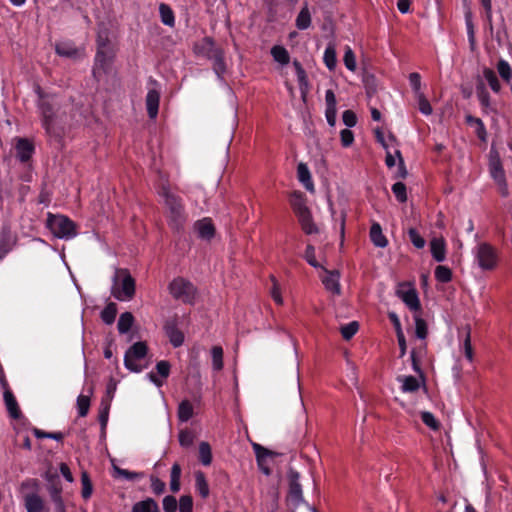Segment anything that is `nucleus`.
I'll return each mask as SVG.
<instances>
[{"mask_svg":"<svg viewBox=\"0 0 512 512\" xmlns=\"http://www.w3.org/2000/svg\"><path fill=\"white\" fill-rule=\"evenodd\" d=\"M132 512H160V510L155 500L147 498L135 503L132 508Z\"/></svg>","mask_w":512,"mask_h":512,"instance_id":"obj_27","label":"nucleus"},{"mask_svg":"<svg viewBox=\"0 0 512 512\" xmlns=\"http://www.w3.org/2000/svg\"><path fill=\"white\" fill-rule=\"evenodd\" d=\"M180 477H181V467L178 463H175L171 468V481H170V489L174 493H176L180 490Z\"/></svg>","mask_w":512,"mask_h":512,"instance_id":"obj_33","label":"nucleus"},{"mask_svg":"<svg viewBox=\"0 0 512 512\" xmlns=\"http://www.w3.org/2000/svg\"><path fill=\"white\" fill-rule=\"evenodd\" d=\"M97 50H113L105 29H100L97 35Z\"/></svg>","mask_w":512,"mask_h":512,"instance_id":"obj_41","label":"nucleus"},{"mask_svg":"<svg viewBox=\"0 0 512 512\" xmlns=\"http://www.w3.org/2000/svg\"><path fill=\"white\" fill-rule=\"evenodd\" d=\"M289 498H290V501L295 506H297L298 504H300V502H302L303 497H302V489H301L300 484H294L293 486H290Z\"/></svg>","mask_w":512,"mask_h":512,"instance_id":"obj_47","label":"nucleus"},{"mask_svg":"<svg viewBox=\"0 0 512 512\" xmlns=\"http://www.w3.org/2000/svg\"><path fill=\"white\" fill-rule=\"evenodd\" d=\"M341 143L344 147H349L354 141L353 132L349 129H343L340 132Z\"/></svg>","mask_w":512,"mask_h":512,"instance_id":"obj_64","label":"nucleus"},{"mask_svg":"<svg viewBox=\"0 0 512 512\" xmlns=\"http://www.w3.org/2000/svg\"><path fill=\"white\" fill-rule=\"evenodd\" d=\"M343 61L347 69H349L350 71L356 70L355 54L349 46H347L345 49Z\"/></svg>","mask_w":512,"mask_h":512,"instance_id":"obj_49","label":"nucleus"},{"mask_svg":"<svg viewBox=\"0 0 512 512\" xmlns=\"http://www.w3.org/2000/svg\"><path fill=\"white\" fill-rule=\"evenodd\" d=\"M33 151H34V146L29 140L24 139V138H19L17 140L16 155L20 161H22V162L28 161L31 158Z\"/></svg>","mask_w":512,"mask_h":512,"instance_id":"obj_14","label":"nucleus"},{"mask_svg":"<svg viewBox=\"0 0 512 512\" xmlns=\"http://www.w3.org/2000/svg\"><path fill=\"white\" fill-rule=\"evenodd\" d=\"M433 258L442 262L445 259V242L442 238H434L430 243Z\"/></svg>","mask_w":512,"mask_h":512,"instance_id":"obj_26","label":"nucleus"},{"mask_svg":"<svg viewBox=\"0 0 512 512\" xmlns=\"http://www.w3.org/2000/svg\"><path fill=\"white\" fill-rule=\"evenodd\" d=\"M271 281L273 283V287L271 289V296L277 304L281 305V304H283V299L281 296L279 283L273 276H271Z\"/></svg>","mask_w":512,"mask_h":512,"instance_id":"obj_60","label":"nucleus"},{"mask_svg":"<svg viewBox=\"0 0 512 512\" xmlns=\"http://www.w3.org/2000/svg\"><path fill=\"white\" fill-rule=\"evenodd\" d=\"M197 48L206 57L213 60L214 70L217 75L220 76L225 72L226 66L223 61V52L218 46L215 45L211 38H204L202 42L197 46Z\"/></svg>","mask_w":512,"mask_h":512,"instance_id":"obj_6","label":"nucleus"},{"mask_svg":"<svg viewBox=\"0 0 512 512\" xmlns=\"http://www.w3.org/2000/svg\"><path fill=\"white\" fill-rule=\"evenodd\" d=\"M114 472L118 477H123L127 480H135L142 476V474L137 472H131L126 469L119 468L118 466L113 465Z\"/></svg>","mask_w":512,"mask_h":512,"instance_id":"obj_54","label":"nucleus"},{"mask_svg":"<svg viewBox=\"0 0 512 512\" xmlns=\"http://www.w3.org/2000/svg\"><path fill=\"white\" fill-rule=\"evenodd\" d=\"M196 489L199 494L206 498L209 495V487L204 473L198 471L195 473Z\"/></svg>","mask_w":512,"mask_h":512,"instance_id":"obj_32","label":"nucleus"},{"mask_svg":"<svg viewBox=\"0 0 512 512\" xmlns=\"http://www.w3.org/2000/svg\"><path fill=\"white\" fill-rule=\"evenodd\" d=\"M297 218H298L299 224H300L302 230L304 231V233H306V234L318 233L319 230H318L317 225L313 221L310 209L297 215Z\"/></svg>","mask_w":512,"mask_h":512,"instance_id":"obj_18","label":"nucleus"},{"mask_svg":"<svg viewBox=\"0 0 512 512\" xmlns=\"http://www.w3.org/2000/svg\"><path fill=\"white\" fill-rule=\"evenodd\" d=\"M163 509L165 512H175L177 510V500L174 496H166L163 499Z\"/></svg>","mask_w":512,"mask_h":512,"instance_id":"obj_61","label":"nucleus"},{"mask_svg":"<svg viewBox=\"0 0 512 512\" xmlns=\"http://www.w3.org/2000/svg\"><path fill=\"white\" fill-rule=\"evenodd\" d=\"M271 54L277 62L283 65L289 63L290 57L287 50L284 47L274 46L271 49Z\"/></svg>","mask_w":512,"mask_h":512,"instance_id":"obj_39","label":"nucleus"},{"mask_svg":"<svg viewBox=\"0 0 512 512\" xmlns=\"http://www.w3.org/2000/svg\"><path fill=\"white\" fill-rule=\"evenodd\" d=\"M414 320L416 336L420 339H425L428 334V328L425 320L422 319L419 315H415Z\"/></svg>","mask_w":512,"mask_h":512,"instance_id":"obj_42","label":"nucleus"},{"mask_svg":"<svg viewBox=\"0 0 512 512\" xmlns=\"http://www.w3.org/2000/svg\"><path fill=\"white\" fill-rule=\"evenodd\" d=\"M48 227L52 233L59 238H71L76 235L75 224L62 215L50 216Z\"/></svg>","mask_w":512,"mask_h":512,"instance_id":"obj_7","label":"nucleus"},{"mask_svg":"<svg viewBox=\"0 0 512 512\" xmlns=\"http://www.w3.org/2000/svg\"><path fill=\"white\" fill-rule=\"evenodd\" d=\"M306 197L300 191H294L290 195V205L295 213V215H299L307 210H309L306 204Z\"/></svg>","mask_w":512,"mask_h":512,"instance_id":"obj_19","label":"nucleus"},{"mask_svg":"<svg viewBox=\"0 0 512 512\" xmlns=\"http://www.w3.org/2000/svg\"><path fill=\"white\" fill-rule=\"evenodd\" d=\"M211 353L213 368L221 370L223 368V349L220 346H214Z\"/></svg>","mask_w":512,"mask_h":512,"instance_id":"obj_43","label":"nucleus"},{"mask_svg":"<svg viewBox=\"0 0 512 512\" xmlns=\"http://www.w3.org/2000/svg\"><path fill=\"white\" fill-rule=\"evenodd\" d=\"M325 276L322 277V282L325 288L333 294L339 295L341 293L340 288V273L337 270L328 271L325 270Z\"/></svg>","mask_w":512,"mask_h":512,"instance_id":"obj_13","label":"nucleus"},{"mask_svg":"<svg viewBox=\"0 0 512 512\" xmlns=\"http://www.w3.org/2000/svg\"><path fill=\"white\" fill-rule=\"evenodd\" d=\"M497 71L501 78L503 79V81H505L506 83H510L512 79V70L510 64L506 60H499L497 64Z\"/></svg>","mask_w":512,"mask_h":512,"instance_id":"obj_38","label":"nucleus"},{"mask_svg":"<svg viewBox=\"0 0 512 512\" xmlns=\"http://www.w3.org/2000/svg\"><path fill=\"white\" fill-rule=\"evenodd\" d=\"M392 191L398 201L405 202L407 200L406 186L402 182H397L392 186Z\"/></svg>","mask_w":512,"mask_h":512,"instance_id":"obj_55","label":"nucleus"},{"mask_svg":"<svg viewBox=\"0 0 512 512\" xmlns=\"http://www.w3.org/2000/svg\"><path fill=\"white\" fill-rule=\"evenodd\" d=\"M415 96L417 99L419 110L425 115H430L432 113V107L429 101L425 98L424 94L418 93V95Z\"/></svg>","mask_w":512,"mask_h":512,"instance_id":"obj_53","label":"nucleus"},{"mask_svg":"<svg viewBox=\"0 0 512 512\" xmlns=\"http://www.w3.org/2000/svg\"><path fill=\"white\" fill-rule=\"evenodd\" d=\"M193 509V499L190 495H183L179 500V510L180 512H192Z\"/></svg>","mask_w":512,"mask_h":512,"instance_id":"obj_57","label":"nucleus"},{"mask_svg":"<svg viewBox=\"0 0 512 512\" xmlns=\"http://www.w3.org/2000/svg\"><path fill=\"white\" fill-rule=\"evenodd\" d=\"M421 419L423 423L433 430H438L440 427V423L434 417V415L430 412L424 411L421 413Z\"/></svg>","mask_w":512,"mask_h":512,"instance_id":"obj_51","label":"nucleus"},{"mask_svg":"<svg viewBox=\"0 0 512 512\" xmlns=\"http://www.w3.org/2000/svg\"><path fill=\"white\" fill-rule=\"evenodd\" d=\"M159 12L161 16V21L170 27L174 26L175 19H174V13L171 10V8L164 3H161L159 6Z\"/></svg>","mask_w":512,"mask_h":512,"instance_id":"obj_31","label":"nucleus"},{"mask_svg":"<svg viewBox=\"0 0 512 512\" xmlns=\"http://www.w3.org/2000/svg\"><path fill=\"white\" fill-rule=\"evenodd\" d=\"M169 291L174 299L186 304L193 303L196 297L194 285L182 277L175 278L169 284Z\"/></svg>","mask_w":512,"mask_h":512,"instance_id":"obj_4","label":"nucleus"},{"mask_svg":"<svg viewBox=\"0 0 512 512\" xmlns=\"http://www.w3.org/2000/svg\"><path fill=\"white\" fill-rule=\"evenodd\" d=\"M166 333L174 347L180 346L184 341V336L181 331L174 326L167 325Z\"/></svg>","mask_w":512,"mask_h":512,"instance_id":"obj_36","label":"nucleus"},{"mask_svg":"<svg viewBox=\"0 0 512 512\" xmlns=\"http://www.w3.org/2000/svg\"><path fill=\"white\" fill-rule=\"evenodd\" d=\"M451 276H452V273L448 267L442 266V265H439L436 267L435 277L438 281L446 283L451 280Z\"/></svg>","mask_w":512,"mask_h":512,"instance_id":"obj_48","label":"nucleus"},{"mask_svg":"<svg viewBox=\"0 0 512 512\" xmlns=\"http://www.w3.org/2000/svg\"><path fill=\"white\" fill-rule=\"evenodd\" d=\"M56 53L59 56L71 58V59H77L82 55V50L76 48L72 43L70 42H60L56 44Z\"/></svg>","mask_w":512,"mask_h":512,"instance_id":"obj_16","label":"nucleus"},{"mask_svg":"<svg viewBox=\"0 0 512 512\" xmlns=\"http://www.w3.org/2000/svg\"><path fill=\"white\" fill-rule=\"evenodd\" d=\"M117 314V307L115 303H109L101 312V318L106 324H112Z\"/></svg>","mask_w":512,"mask_h":512,"instance_id":"obj_40","label":"nucleus"},{"mask_svg":"<svg viewBox=\"0 0 512 512\" xmlns=\"http://www.w3.org/2000/svg\"><path fill=\"white\" fill-rule=\"evenodd\" d=\"M135 294V281L126 270H119L115 277L112 295L120 300L132 299Z\"/></svg>","mask_w":512,"mask_h":512,"instance_id":"obj_3","label":"nucleus"},{"mask_svg":"<svg viewBox=\"0 0 512 512\" xmlns=\"http://www.w3.org/2000/svg\"><path fill=\"white\" fill-rule=\"evenodd\" d=\"M342 120L344 124L348 127H353L357 123L356 114L351 110H346L343 112Z\"/></svg>","mask_w":512,"mask_h":512,"instance_id":"obj_62","label":"nucleus"},{"mask_svg":"<svg viewBox=\"0 0 512 512\" xmlns=\"http://www.w3.org/2000/svg\"><path fill=\"white\" fill-rule=\"evenodd\" d=\"M198 237L203 240H211L215 235V227L209 218L198 220L194 224Z\"/></svg>","mask_w":512,"mask_h":512,"instance_id":"obj_12","label":"nucleus"},{"mask_svg":"<svg viewBox=\"0 0 512 512\" xmlns=\"http://www.w3.org/2000/svg\"><path fill=\"white\" fill-rule=\"evenodd\" d=\"M4 401L10 416L18 419L21 416V411L13 393L9 389H6L4 392Z\"/></svg>","mask_w":512,"mask_h":512,"instance_id":"obj_23","label":"nucleus"},{"mask_svg":"<svg viewBox=\"0 0 512 512\" xmlns=\"http://www.w3.org/2000/svg\"><path fill=\"white\" fill-rule=\"evenodd\" d=\"M396 294L411 310H420V301L415 289L409 288L405 290L404 285H401L397 289Z\"/></svg>","mask_w":512,"mask_h":512,"instance_id":"obj_11","label":"nucleus"},{"mask_svg":"<svg viewBox=\"0 0 512 512\" xmlns=\"http://www.w3.org/2000/svg\"><path fill=\"white\" fill-rule=\"evenodd\" d=\"M146 353L147 346L144 342L135 343L125 354V366L133 372H140L142 370V366L138 364V361L143 359Z\"/></svg>","mask_w":512,"mask_h":512,"instance_id":"obj_8","label":"nucleus"},{"mask_svg":"<svg viewBox=\"0 0 512 512\" xmlns=\"http://www.w3.org/2000/svg\"><path fill=\"white\" fill-rule=\"evenodd\" d=\"M81 482H82V496H83V498L87 499L92 494V484H91L89 476L86 472L82 473Z\"/></svg>","mask_w":512,"mask_h":512,"instance_id":"obj_56","label":"nucleus"},{"mask_svg":"<svg viewBox=\"0 0 512 512\" xmlns=\"http://www.w3.org/2000/svg\"><path fill=\"white\" fill-rule=\"evenodd\" d=\"M370 238L373 244L377 247L384 248L387 246L388 241L382 233L381 226L378 223H373L370 229Z\"/></svg>","mask_w":512,"mask_h":512,"instance_id":"obj_24","label":"nucleus"},{"mask_svg":"<svg viewBox=\"0 0 512 512\" xmlns=\"http://www.w3.org/2000/svg\"><path fill=\"white\" fill-rule=\"evenodd\" d=\"M77 407L79 416L84 417L87 415L90 407V399L88 396L80 395L77 399Z\"/></svg>","mask_w":512,"mask_h":512,"instance_id":"obj_52","label":"nucleus"},{"mask_svg":"<svg viewBox=\"0 0 512 512\" xmlns=\"http://www.w3.org/2000/svg\"><path fill=\"white\" fill-rule=\"evenodd\" d=\"M199 459L205 466L211 464L212 453L209 443L203 441L199 444Z\"/></svg>","mask_w":512,"mask_h":512,"instance_id":"obj_35","label":"nucleus"},{"mask_svg":"<svg viewBox=\"0 0 512 512\" xmlns=\"http://www.w3.org/2000/svg\"><path fill=\"white\" fill-rule=\"evenodd\" d=\"M159 101V91L156 89H150L146 95V108L151 119L155 118L158 114Z\"/></svg>","mask_w":512,"mask_h":512,"instance_id":"obj_15","label":"nucleus"},{"mask_svg":"<svg viewBox=\"0 0 512 512\" xmlns=\"http://www.w3.org/2000/svg\"><path fill=\"white\" fill-rule=\"evenodd\" d=\"M39 108L42 114V124L50 135H59L62 124L67 121L66 111L61 110L60 102L55 96L40 95Z\"/></svg>","mask_w":512,"mask_h":512,"instance_id":"obj_1","label":"nucleus"},{"mask_svg":"<svg viewBox=\"0 0 512 512\" xmlns=\"http://www.w3.org/2000/svg\"><path fill=\"white\" fill-rule=\"evenodd\" d=\"M194 442V435L188 430H181L179 433V443L183 447H190Z\"/></svg>","mask_w":512,"mask_h":512,"instance_id":"obj_58","label":"nucleus"},{"mask_svg":"<svg viewBox=\"0 0 512 512\" xmlns=\"http://www.w3.org/2000/svg\"><path fill=\"white\" fill-rule=\"evenodd\" d=\"M51 499L56 503L58 509H63V503L61 499V487H59L56 483H52L49 488Z\"/></svg>","mask_w":512,"mask_h":512,"instance_id":"obj_50","label":"nucleus"},{"mask_svg":"<svg viewBox=\"0 0 512 512\" xmlns=\"http://www.w3.org/2000/svg\"><path fill=\"white\" fill-rule=\"evenodd\" d=\"M408 235L410 241L416 248H423L425 246V240L420 236V234L414 228H410L408 230Z\"/></svg>","mask_w":512,"mask_h":512,"instance_id":"obj_59","label":"nucleus"},{"mask_svg":"<svg viewBox=\"0 0 512 512\" xmlns=\"http://www.w3.org/2000/svg\"><path fill=\"white\" fill-rule=\"evenodd\" d=\"M25 507L27 512H48L44 506L43 500L34 493L25 496Z\"/></svg>","mask_w":512,"mask_h":512,"instance_id":"obj_22","label":"nucleus"},{"mask_svg":"<svg viewBox=\"0 0 512 512\" xmlns=\"http://www.w3.org/2000/svg\"><path fill=\"white\" fill-rule=\"evenodd\" d=\"M253 449L255 451L258 464H261V462H266L267 457L276 455L273 451H270L257 443L253 444Z\"/></svg>","mask_w":512,"mask_h":512,"instance_id":"obj_44","label":"nucleus"},{"mask_svg":"<svg viewBox=\"0 0 512 512\" xmlns=\"http://www.w3.org/2000/svg\"><path fill=\"white\" fill-rule=\"evenodd\" d=\"M298 180L303 184L307 191L313 193L315 187L311 179L310 171L305 163H299L297 167Z\"/></svg>","mask_w":512,"mask_h":512,"instance_id":"obj_21","label":"nucleus"},{"mask_svg":"<svg viewBox=\"0 0 512 512\" xmlns=\"http://www.w3.org/2000/svg\"><path fill=\"white\" fill-rule=\"evenodd\" d=\"M16 242V237L8 226H3L0 233V253L6 254L12 249Z\"/></svg>","mask_w":512,"mask_h":512,"instance_id":"obj_17","label":"nucleus"},{"mask_svg":"<svg viewBox=\"0 0 512 512\" xmlns=\"http://www.w3.org/2000/svg\"><path fill=\"white\" fill-rule=\"evenodd\" d=\"M397 381L402 384L401 390L405 393H413L420 388V383L414 376H398Z\"/></svg>","mask_w":512,"mask_h":512,"instance_id":"obj_25","label":"nucleus"},{"mask_svg":"<svg viewBox=\"0 0 512 512\" xmlns=\"http://www.w3.org/2000/svg\"><path fill=\"white\" fill-rule=\"evenodd\" d=\"M483 77L485 78V80L488 82L490 88L498 93L500 92L501 90V85H500V82H499V79L496 75V73L491 70V69H485L483 71Z\"/></svg>","mask_w":512,"mask_h":512,"instance_id":"obj_34","label":"nucleus"},{"mask_svg":"<svg viewBox=\"0 0 512 512\" xmlns=\"http://www.w3.org/2000/svg\"><path fill=\"white\" fill-rule=\"evenodd\" d=\"M324 63L330 71H333L337 64L336 50L333 44H329L324 52Z\"/></svg>","mask_w":512,"mask_h":512,"instance_id":"obj_28","label":"nucleus"},{"mask_svg":"<svg viewBox=\"0 0 512 512\" xmlns=\"http://www.w3.org/2000/svg\"><path fill=\"white\" fill-rule=\"evenodd\" d=\"M488 172L493 179L498 194L507 198L510 195L506 173L500 159L499 153L494 148L489 152Z\"/></svg>","mask_w":512,"mask_h":512,"instance_id":"obj_2","label":"nucleus"},{"mask_svg":"<svg viewBox=\"0 0 512 512\" xmlns=\"http://www.w3.org/2000/svg\"><path fill=\"white\" fill-rule=\"evenodd\" d=\"M311 24V15L307 7L301 9L296 19V26L301 29H307Z\"/></svg>","mask_w":512,"mask_h":512,"instance_id":"obj_37","label":"nucleus"},{"mask_svg":"<svg viewBox=\"0 0 512 512\" xmlns=\"http://www.w3.org/2000/svg\"><path fill=\"white\" fill-rule=\"evenodd\" d=\"M305 259L306 261L313 267H319L318 262L315 258V249L312 245H307L306 251H305Z\"/></svg>","mask_w":512,"mask_h":512,"instance_id":"obj_63","label":"nucleus"},{"mask_svg":"<svg viewBox=\"0 0 512 512\" xmlns=\"http://www.w3.org/2000/svg\"><path fill=\"white\" fill-rule=\"evenodd\" d=\"M134 321V317L130 312L122 313L118 320V330L121 334L127 333Z\"/></svg>","mask_w":512,"mask_h":512,"instance_id":"obj_29","label":"nucleus"},{"mask_svg":"<svg viewBox=\"0 0 512 512\" xmlns=\"http://www.w3.org/2000/svg\"><path fill=\"white\" fill-rule=\"evenodd\" d=\"M113 50H97L95 57V65L93 74L96 78H101L107 73L108 68L112 62Z\"/></svg>","mask_w":512,"mask_h":512,"instance_id":"obj_10","label":"nucleus"},{"mask_svg":"<svg viewBox=\"0 0 512 512\" xmlns=\"http://www.w3.org/2000/svg\"><path fill=\"white\" fill-rule=\"evenodd\" d=\"M163 195L165 196L171 225L178 230L186 219L181 199L168 190H164Z\"/></svg>","mask_w":512,"mask_h":512,"instance_id":"obj_5","label":"nucleus"},{"mask_svg":"<svg viewBox=\"0 0 512 512\" xmlns=\"http://www.w3.org/2000/svg\"><path fill=\"white\" fill-rule=\"evenodd\" d=\"M359 329L357 321H352L341 327V334L345 340L351 339Z\"/></svg>","mask_w":512,"mask_h":512,"instance_id":"obj_45","label":"nucleus"},{"mask_svg":"<svg viewBox=\"0 0 512 512\" xmlns=\"http://www.w3.org/2000/svg\"><path fill=\"white\" fill-rule=\"evenodd\" d=\"M193 416V406L190 401L183 400L178 407V418L180 421H188Z\"/></svg>","mask_w":512,"mask_h":512,"instance_id":"obj_30","label":"nucleus"},{"mask_svg":"<svg viewBox=\"0 0 512 512\" xmlns=\"http://www.w3.org/2000/svg\"><path fill=\"white\" fill-rule=\"evenodd\" d=\"M499 263L498 250L487 243H482V271H494Z\"/></svg>","mask_w":512,"mask_h":512,"instance_id":"obj_9","label":"nucleus"},{"mask_svg":"<svg viewBox=\"0 0 512 512\" xmlns=\"http://www.w3.org/2000/svg\"><path fill=\"white\" fill-rule=\"evenodd\" d=\"M109 409V400H102L100 405L99 421L103 430L105 429L108 422Z\"/></svg>","mask_w":512,"mask_h":512,"instance_id":"obj_46","label":"nucleus"},{"mask_svg":"<svg viewBox=\"0 0 512 512\" xmlns=\"http://www.w3.org/2000/svg\"><path fill=\"white\" fill-rule=\"evenodd\" d=\"M464 9H465V21L467 27V34L470 43L471 51L476 50V36H475V28L472 21V12L466 1H464Z\"/></svg>","mask_w":512,"mask_h":512,"instance_id":"obj_20","label":"nucleus"}]
</instances>
